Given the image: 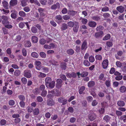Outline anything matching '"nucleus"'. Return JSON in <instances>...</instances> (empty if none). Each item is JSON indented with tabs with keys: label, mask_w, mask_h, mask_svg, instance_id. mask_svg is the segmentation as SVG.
Instances as JSON below:
<instances>
[{
	"label": "nucleus",
	"mask_w": 126,
	"mask_h": 126,
	"mask_svg": "<svg viewBox=\"0 0 126 126\" xmlns=\"http://www.w3.org/2000/svg\"><path fill=\"white\" fill-rule=\"evenodd\" d=\"M31 72L30 71L28 70H25L24 71V76L27 78H30L32 76V74L31 73Z\"/></svg>",
	"instance_id": "3"
},
{
	"label": "nucleus",
	"mask_w": 126,
	"mask_h": 126,
	"mask_svg": "<svg viewBox=\"0 0 126 126\" xmlns=\"http://www.w3.org/2000/svg\"><path fill=\"white\" fill-rule=\"evenodd\" d=\"M122 70L124 72H126V63H124L121 68Z\"/></svg>",
	"instance_id": "24"
},
{
	"label": "nucleus",
	"mask_w": 126,
	"mask_h": 126,
	"mask_svg": "<svg viewBox=\"0 0 126 126\" xmlns=\"http://www.w3.org/2000/svg\"><path fill=\"white\" fill-rule=\"evenodd\" d=\"M95 84V82L94 81H90L88 83V86L89 87H90L94 86Z\"/></svg>",
	"instance_id": "26"
},
{
	"label": "nucleus",
	"mask_w": 126,
	"mask_h": 126,
	"mask_svg": "<svg viewBox=\"0 0 126 126\" xmlns=\"http://www.w3.org/2000/svg\"><path fill=\"white\" fill-rule=\"evenodd\" d=\"M47 93V92L45 90H44L42 91L41 94V95L43 97H45Z\"/></svg>",
	"instance_id": "58"
},
{
	"label": "nucleus",
	"mask_w": 126,
	"mask_h": 126,
	"mask_svg": "<svg viewBox=\"0 0 126 126\" xmlns=\"http://www.w3.org/2000/svg\"><path fill=\"white\" fill-rule=\"evenodd\" d=\"M39 75H38V76L40 77L44 78L46 76V74L41 72H39Z\"/></svg>",
	"instance_id": "46"
},
{
	"label": "nucleus",
	"mask_w": 126,
	"mask_h": 126,
	"mask_svg": "<svg viewBox=\"0 0 126 126\" xmlns=\"http://www.w3.org/2000/svg\"><path fill=\"white\" fill-rule=\"evenodd\" d=\"M68 14L72 16H74L77 13L76 11H68Z\"/></svg>",
	"instance_id": "17"
},
{
	"label": "nucleus",
	"mask_w": 126,
	"mask_h": 126,
	"mask_svg": "<svg viewBox=\"0 0 126 126\" xmlns=\"http://www.w3.org/2000/svg\"><path fill=\"white\" fill-rule=\"evenodd\" d=\"M103 28V27L102 26H99L97 27L96 28V30L97 31H100V30H102Z\"/></svg>",
	"instance_id": "62"
},
{
	"label": "nucleus",
	"mask_w": 126,
	"mask_h": 126,
	"mask_svg": "<svg viewBox=\"0 0 126 126\" xmlns=\"http://www.w3.org/2000/svg\"><path fill=\"white\" fill-rule=\"evenodd\" d=\"M88 118L90 120L93 121L95 119L96 116L95 114L92 113L89 114Z\"/></svg>",
	"instance_id": "6"
},
{
	"label": "nucleus",
	"mask_w": 126,
	"mask_h": 126,
	"mask_svg": "<svg viewBox=\"0 0 126 126\" xmlns=\"http://www.w3.org/2000/svg\"><path fill=\"white\" fill-rule=\"evenodd\" d=\"M41 64V63L40 61H35L34 64L36 69L40 70L41 69L42 67Z\"/></svg>",
	"instance_id": "1"
},
{
	"label": "nucleus",
	"mask_w": 126,
	"mask_h": 126,
	"mask_svg": "<svg viewBox=\"0 0 126 126\" xmlns=\"http://www.w3.org/2000/svg\"><path fill=\"white\" fill-rule=\"evenodd\" d=\"M27 0H21V4L22 6H25L27 5Z\"/></svg>",
	"instance_id": "35"
},
{
	"label": "nucleus",
	"mask_w": 126,
	"mask_h": 126,
	"mask_svg": "<svg viewBox=\"0 0 126 126\" xmlns=\"http://www.w3.org/2000/svg\"><path fill=\"white\" fill-rule=\"evenodd\" d=\"M31 30L32 32L34 33H36L37 32V29L36 28L33 27H32Z\"/></svg>",
	"instance_id": "38"
},
{
	"label": "nucleus",
	"mask_w": 126,
	"mask_h": 126,
	"mask_svg": "<svg viewBox=\"0 0 126 126\" xmlns=\"http://www.w3.org/2000/svg\"><path fill=\"white\" fill-rule=\"evenodd\" d=\"M63 19L65 20L69 19L70 18L69 16L67 15H65L63 16Z\"/></svg>",
	"instance_id": "60"
},
{
	"label": "nucleus",
	"mask_w": 126,
	"mask_h": 126,
	"mask_svg": "<svg viewBox=\"0 0 126 126\" xmlns=\"http://www.w3.org/2000/svg\"><path fill=\"white\" fill-rule=\"evenodd\" d=\"M123 78V76L120 75L117 76L115 77V79L116 80H121Z\"/></svg>",
	"instance_id": "48"
},
{
	"label": "nucleus",
	"mask_w": 126,
	"mask_h": 126,
	"mask_svg": "<svg viewBox=\"0 0 126 126\" xmlns=\"http://www.w3.org/2000/svg\"><path fill=\"white\" fill-rule=\"evenodd\" d=\"M116 64L118 67L121 68L123 64V63H122L120 61H117L116 62Z\"/></svg>",
	"instance_id": "30"
},
{
	"label": "nucleus",
	"mask_w": 126,
	"mask_h": 126,
	"mask_svg": "<svg viewBox=\"0 0 126 126\" xmlns=\"http://www.w3.org/2000/svg\"><path fill=\"white\" fill-rule=\"evenodd\" d=\"M74 24L75 23L74 22L71 21H70L67 23L68 26L70 27H72Z\"/></svg>",
	"instance_id": "43"
},
{
	"label": "nucleus",
	"mask_w": 126,
	"mask_h": 126,
	"mask_svg": "<svg viewBox=\"0 0 126 126\" xmlns=\"http://www.w3.org/2000/svg\"><path fill=\"white\" fill-rule=\"evenodd\" d=\"M22 54L24 56H26L27 55V52L26 50L24 48L22 50Z\"/></svg>",
	"instance_id": "40"
},
{
	"label": "nucleus",
	"mask_w": 126,
	"mask_h": 126,
	"mask_svg": "<svg viewBox=\"0 0 126 126\" xmlns=\"http://www.w3.org/2000/svg\"><path fill=\"white\" fill-rule=\"evenodd\" d=\"M60 7V5L58 3H57L56 4L53 5L51 7V9H58Z\"/></svg>",
	"instance_id": "15"
},
{
	"label": "nucleus",
	"mask_w": 126,
	"mask_h": 126,
	"mask_svg": "<svg viewBox=\"0 0 126 126\" xmlns=\"http://www.w3.org/2000/svg\"><path fill=\"white\" fill-rule=\"evenodd\" d=\"M1 18L2 19V23L4 25H6L9 23L7 20L8 19V17L5 16H2Z\"/></svg>",
	"instance_id": "4"
},
{
	"label": "nucleus",
	"mask_w": 126,
	"mask_h": 126,
	"mask_svg": "<svg viewBox=\"0 0 126 126\" xmlns=\"http://www.w3.org/2000/svg\"><path fill=\"white\" fill-rule=\"evenodd\" d=\"M89 61L90 62L93 63L95 61V59L94 57L91 56L89 58Z\"/></svg>",
	"instance_id": "37"
},
{
	"label": "nucleus",
	"mask_w": 126,
	"mask_h": 126,
	"mask_svg": "<svg viewBox=\"0 0 126 126\" xmlns=\"http://www.w3.org/2000/svg\"><path fill=\"white\" fill-rule=\"evenodd\" d=\"M86 99L88 102H90L93 100V98L91 96H89L86 97Z\"/></svg>",
	"instance_id": "54"
},
{
	"label": "nucleus",
	"mask_w": 126,
	"mask_h": 126,
	"mask_svg": "<svg viewBox=\"0 0 126 126\" xmlns=\"http://www.w3.org/2000/svg\"><path fill=\"white\" fill-rule=\"evenodd\" d=\"M124 7L121 6H118L116 8L117 10L121 13H123L124 12Z\"/></svg>",
	"instance_id": "12"
},
{
	"label": "nucleus",
	"mask_w": 126,
	"mask_h": 126,
	"mask_svg": "<svg viewBox=\"0 0 126 126\" xmlns=\"http://www.w3.org/2000/svg\"><path fill=\"white\" fill-rule=\"evenodd\" d=\"M61 67L63 69L65 70L66 67V64L65 63H63L61 64Z\"/></svg>",
	"instance_id": "41"
},
{
	"label": "nucleus",
	"mask_w": 126,
	"mask_h": 126,
	"mask_svg": "<svg viewBox=\"0 0 126 126\" xmlns=\"http://www.w3.org/2000/svg\"><path fill=\"white\" fill-rule=\"evenodd\" d=\"M98 104L97 101L95 100H93L92 103V105L93 106L96 105Z\"/></svg>",
	"instance_id": "56"
},
{
	"label": "nucleus",
	"mask_w": 126,
	"mask_h": 126,
	"mask_svg": "<svg viewBox=\"0 0 126 126\" xmlns=\"http://www.w3.org/2000/svg\"><path fill=\"white\" fill-rule=\"evenodd\" d=\"M88 75V73L87 72H83L81 73V77H85L87 76Z\"/></svg>",
	"instance_id": "42"
},
{
	"label": "nucleus",
	"mask_w": 126,
	"mask_h": 126,
	"mask_svg": "<svg viewBox=\"0 0 126 126\" xmlns=\"http://www.w3.org/2000/svg\"><path fill=\"white\" fill-rule=\"evenodd\" d=\"M110 37V34H108L103 38V40L105 41L109 39Z\"/></svg>",
	"instance_id": "36"
},
{
	"label": "nucleus",
	"mask_w": 126,
	"mask_h": 126,
	"mask_svg": "<svg viewBox=\"0 0 126 126\" xmlns=\"http://www.w3.org/2000/svg\"><path fill=\"white\" fill-rule=\"evenodd\" d=\"M45 81L46 86L49 85V83L51 82V78L49 77L46 78L45 79Z\"/></svg>",
	"instance_id": "16"
},
{
	"label": "nucleus",
	"mask_w": 126,
	"mask_h": 126,
	"mask_svg": "<svg viewBox=\"0 0 126 126\" xmlns=\"http://www.w3.org/2000/svg\"><path fill=\"white\" fill-rule=\"evenodd\" d=\"M83 64L86 66H89L91 65V63L88 60H85L83 62Z\"/></svg>",
	"instance_id": "29"
},
{
	"label": "nucleus",
	"mask_w": 126,
	"mask_h": 126,
	"mask_svg": "<svg viewBox=\"0 0 126 126\" xmlns=\"http://www.w3.org/2000/svg\"><path fill=\"white\" fill-rule=\"evenodd\" d=\"M6 121L4 119L1 120L0 121V124L2 125H4L6 123Z\"/></svg>",
	"instance_id": "64"
},
{
	"label": "nucleus",
	"mask_w": 126,
	"mask_h": 126,
	"mask_svg": "<svg viewBox=\"0 0 126 126\" xmlns=\"http://www.w3.org/2000/svg\"><path fill=\"white\" fill-rule=\"evenodd\" d=\"M117 104L119 106L123 107L125 105V103L123 101H120L117 102Z\"/></svg>",
	"instance_id": "22"
},
{
	"label": "nucleus",
	"mask_w": 126,
	"mask_h": 126,
	"mask_svg": "<svg viewBox=\"0 0 126 126\" xmlns=\"http://www.w3.org/2000/svg\"><path fill=\"white\" fill-rule=\"evenodd\" d=\"M119 90L121 92H125L126 90V87L124 86H122L120 87Z\"/></svg>",
	"instance_id": "25"
},
{
	"label": "nucleus",
	"mask_w": 126,
	"mask_h": 126,
	"mask_svg": "<svg viewBox=\"0 0 126 126\" xmlns=\"http://www.w3.org/2000/svg\"><path fill=\"white\" fill-rule=\"evenodd\" d=\"M15 103V101L13 100H10L9 102V104L10 106H13L14 104Z\"/></svg>",
	"instance_id": "52"
},
{
	"label": "nucleus",
	"mask_w": 126,
	"mask_h": 126,
	"mask_svg": "<svg viewBox=\"0 0 126 126\" xmlns=\"http://www.w3.org/2000/svg\"><path fill=\"white\" fill-rule=\"evenodd\" d=\"M55 82L54 81H52L51 82L49 83V85H46V86L47 88H53L54 87L55 85Z\"/></svg>",
	"instance_id": "11"
},
{
	"label": "nucleus",
	"mask_w": 126,
	"mask_h": 126,
	"mask_svg": "<svg viewBox=\"0 0 126 126\" xmlns=\"http://www.w3.org/2000/svg\"><path fill=\"white\" fill-rule=\"evenodd\" d=\"M17 0H11L10 2V5L12 6H14L17 5Z\"/></svg>",
	"instance_id": "14"
},
{
	"label": "nucleus",
	"mask_w": 126,
	"mask_h": 126,
	"mask_svg": "<svg viewBox=\"0 0 126 126\" xmlns=\"http://www.w3.org/2000/svg\"><path fill=\"white\" fill-rule=\"evenodd\" d=\"M67 24L64 23L62 25L61 29L62 30H65L67 28Z\"/></svg>",
	"instance_id": "32"
},
{
	"label": "nucleus",
	"mask_w": 126,
	"mask_h": 126,
	"mask_svg": "<svg viewBox=\"0 0 126 126\" xmlns=\"http://www.w3.org/2000/svg\"><path fill=\"white\" fill-rule=\"evenodd\" d=\"M87 47V43L84 41L82 43L81 47V49L82 50H85Z\"/></svg>",
	"instance_id": "9"
},
{
	"label": "nucleus",
	"mask_w": 126,
	"mask_h": 126,
	"mask_svg": "<svg viewBox=\"0 0 126 126\" xmlns=\"http://www.w3.org/2000/svg\"><path fill=\"white\" fill-rule=\"evenodd\" d=\"M40 56L42 58H45L46 57V55L45 52H41L39 53Z\"/></svg>",
	"instance_id": "28"
},
{
	"label": "nucleus",
	"mask_w": 126,
	"mask_h": 126,
	"mask_svg": "<svg viewBox=\"0 0 126 126\" xmlns=\"http://www.w3.org/2000/svg\"><path fill=\"white\" fill-rule=\"evenodd\" d=\"M75 24V26L73 28V30L75 32H77L78 30L79 26L77 23L76 22Z\"/></svg>",
	"instance_id": "18"
},
{
	"label": "nucleus",
	"mask_w": 126,
	"mask_h": 126,
	"mask_svg": "<svg viewBox=\"0 0 126 126\" xmlns=\"http://www.w3.org/2000/svg\"><path fill=\"white\" fill-rule=\"evenodd\" d=\"M21 36L19 35L16 36L15 40V41H19L21 39Z\"/></svg>",
	"instance_id": "44"
},
{
	"label": "nucleus",
	"mask_w": 126,
	"mask_h": 126,
	"mask_svg": "<svg viewBox=\"0 0 126 126\" xmlns=\"http://www.w3.org/2000/svg\"><path fill=\"white\" fill-rule=\"evenodd\" d=\"M62 82L63 81L61 79H59L57 80L56 86L57 88H59L61 87Z\"/></svg>",
	"instance_id": "5"
},
{
	"label": "nucleus",
	"mask_w": 126,
	"mask_h": 126,
	"mask_svg": "<svg viewBox=\"0 0 126 126\" xmlns=\"http://www.w3.org/2000/svg\"><path fill=\"white\" fill-rule=\"evenodd\" d=\"M31 56L33 58H37L38 57L39 55L36 52H33L31 53Z\"/></svg>",
	"instance_id": "20"
},
{
	"label": "nucleus",
	"mask_w": 126,
	"mask_h": 126,
	"mask_svg": "<svg viewBox=\"0 0 126 126\" xmlns=\"http://www.w3.org/2000/svg\"><path fill=\"white\" fill-rule=\"evenodd\" d=\"M121 120H123L124 122H126V115H123L121 116L120 118Z\"/></svg>",
	"instance_id": "51"
},
{
	"label": "nucleus",
	"mask_w": 126,
	"mask_h": 126,
	"mask_svg": "<svg viewBox=\"0 0 126 126\" xmlns=\"http://www.w3.org/2000/svg\"><path fill=\"white\" fill-rule=\"evenodd\" d=\"M39 113V110L38 109H35L33 111V114L35 115H37Z\"/></svg>",
	"instance_id": "55"
},
{
	"label": "nucleus",
	"mask_w": 126,
	"mask_h": 126,
	"mask_svg": "<svg viewBox=\"0 0 126 126\" xmlns=\"http://www.w3.org/2000/svg\"><path fill=\"white\" fill-rule=\"evenodd\" d=\"M39 42L41 44L44 45L46 43V41L44 39H41L40 40Z\"/></svg>",
	"instance_id": "53"
},
{
	"label": "nucleus",
	"mask_w": 126,
	"mask_h": 126,
	"mask_svg": "<svg viewBox=\"0 0 126 126\" xmlns=\"http://www.w3.org/2000/svg\"><path fill=\"white\" fill-rule=\"evenodd\" d=\"M31 43L30 41H26L25 42V47H30L31 46Z\"/></svg>",
	"instance_id": "27"
},
{
	"label": "nucleus",
	"mask_w": 126,
	"mask_h": 126,
	"mask_svg": "<svg viewBox=\"0 0 126 126\" xmlns=\"http://www.w3.org/2000/svg\"><path fill=\"white\" fill-rule=\"evenodd\" d=\"M18 14L19 16L22 17H25L26 16L25 13L22 11H20L18 13Z\"/></svg>",
	"instance_id": "31"
},
{
	"label": "nucleus",
	"mask_w": 126,
	"mask_h": 126,
	"mask_svg": "<svg viewBox=\"0 0 126 126\" xmlns=\"http://www.w3.org/2000/svg\"><path fill=\"white\" fill-rule=\"evenodd\" d=\"M42 68L43 70V72L45 73H47L49 70L48 68L47 67H43Z\"/></svg>",
	"instance_id": "61"
},
{
	"label": "nucleus",
	"mask_w": 126,
	"mask_h": 126,
	"mask_svg": "<svg viewBox=\"0 0 126 126\" xmlns=\"http://www.w3.org/2000/svg\"><path fill=\"white\" fill-rule=\"evenodd\" d=\"M3 6V7L6 9L8 8V3L5 1H3L2 2Z\"/></svg>",
	"instance_id": "21"
},
{
	"label": "nucleus",
	"mask_w": 126,
	"mask_h": 126,
	"mask_svg": "<svg viewBox=\"0 0 126 126\" xmlns=\"http://www.w3.org/2000/svg\"><path fill=\"white\" fill-rule=\"evenodd\" d=\"M25 23L23 22H21L19 24V27L21 28L22 29L25 26Z\"/></svg>",
	"instance_id": "59"
},
{
	"label": "nucleus",
	"mask_w": 126,
	"mask_h": 126,
	"mask_svg": "<svg viewBox=\"0 0 126 126\" xmlns=\"http://www.w3.org/2000/svg\"><path fill=\"white\" fill-rule=\"evenodd\" d=\"M106 85L108 87L110 86V81L109 80H107L105 82Z\"/></svg>",
	"instance_id": "57"
},
{
	"label": "nucleus",
	"mask_w": 126,
	"mask_h": 126,
	"mask_svg": "<svg viewBox=\"0 0 126 126\" xmlns=\"http://www.w3.org/2000/svg\"><path fill=\"white\" fill-rule=\"evenodd\" d=\"M11 12H13L11 15V17L13 19H15L17 17L16 14H17V12L15 10H12L11 11Z\"/></svg>",
	"instance_id": "7"
},
{
	"label": "nucleus",
	"mask_w": 126,
	"mask_h": 126,
	"mask_svg": "<svg viewBox=\"0 0 126 126\" xmlns=\"http://www.w3.org/2000/svg\"><path fill=\"white\" fill-rule=\"evenodd\" d=\"M47 103L48 105L49 106H52L54 104V102L52 99L51 100H48L47 101Z\"/></svg>",
	"instance_id": "23"
},
{
	"label": "nucleus",
	"mask_w": 126,
	"mask_h": 126,
	"mask_svg": "<svg viewBox=\"0 0 126 126\" xmlns=\"http://www.w3.org/2000/svg\"><path fill=\"white\" fill-rule=\"evenodd\" d=\"M110 119V118L109 116L108 115H106L103 118V119L105 120L107 122H109Z\"/></svg>",
	"instance_id": "34"
},
{
	"label": "nucleus",
	"mask_w": 126,
	"mask_h": 126,
	"mask_svg": "<svg viewBox=\"0 0 126 126\" xmlns=\"http://www.w3.org/2000/svg\"><path fill=\"white\" fill-rule=\"evenodd\" d=\"M104 35L103 32L102 31H101L99 32L96 33L95 34V36L96 38H98L100 37H101L103 36Z\"/></svg>",
	"instance_id": "8"
},
{
	"label": "nucleus",
	"mask_w": 126,
	"mask_h": 126,
	"mask_svg": "<svg viewBox=\"0 0 126 126\" xmlns=\"http://www.w3.org/2000/svg\"><path fill=\"white\" fill-rule=\"evenodd\" d=\"M95 58L96 60H101L102 59V57L100 55H96Z\"/></svg>",
	"instance_id": "50"
},
{
	"label": "nucleus",
	"mask_w": 126,
	"mask_h": 126,
	"mask_svg": "<svg viewBox=\"0 0 126 126\" xmlns=\"http://www.w3.org/2000/svg\"><path fill=\"white\" fill-rule=\"evenodd\" d=\"M109 61L108 59H105L103 60L102 64V67L104 69H106L108 65Z\"/></svg>",
	"instance_id": "2"
},
{
	"label": "nucleus",
	"mask_w": 126,
	"mask_h": 126,
	"mask_svg": "<svg viewBox=\"0 0 126 126\" xmlns=\"http://www.w3.org/2000/svg\"><path fill=\"white\" fill-rule=\"evenodd\" d=\"M20 71L18 70H16L14 72V74L16 76H19L20 75Z\"/></svg>",
	"instance_id": "45"
},
{
	"label": "nucleus",
	"mask_w": 126,
	"mask_h": 126,
	"mask_svg": "<svg viewBox=\"0 0 126 126\" xmlns=\"http://www.w3.org/2000/svg\"><path fill=\"white\" fill-rule=\"evenodd\" d=\"M67 53L70 55H72L74 53V50L72 49H69L67 50Z\"/></svg>",
	"instance_id": "39"
},
{
	"label": "nucleus",
	"mask_w": 126,
	"mask_h": 126,
	"mask_svg": "<svg viewBox=\"0 0 126 126\" xmlns=\"http://www.w3.org/2000/svg\"><path fill=\"white\" fill-rule=\"evenodd\" d=\"M85 87L84 86H82L80 88L79 91V93L80 94H81L83 93V91L85 89Z\"/></svg>",
	"instance_id": "33"
},
{
	"label": "nucleus",
	"mask_w": 126,
	"mask_h": 126,
	"mask_svg": "<svg viewBox=\"0 0 126 126\" xmlns=\"http://www.w3.org/2000/svg\"><path fill=\"white\" fill-rule=\"evenodd\" d=\"M38 40V39L37 37L35 36H32V42L34 43H37Z\"/></svg>",
	"instance_id": "19"
},
{
	"label": "nucleus",
	"mask_w": 126,
	"mask_h": 126,
	"mask_svg": "<svg viewBox=\"0 0 126 126\" xmlns=\"http://www.w3.org/2000/svg\"><path fill=\"white\" fill-rule=\"evenodd\" d=\"M55 18L56 19V22L57 23H59L62 22V17L60 15L57 16Z\"/></svg>",
	"instance_id": "13"
},
{
	"label": "nucleus",
	"mask_w": 126,
	"mask_h": 126,
	"mask_svg": "<svg viewBox=\"0 0 126 126\" xmlns=\"http://www.w3.org/2000/svg\"><path fill=\"white\" fill-rule=\"evenodd\" d=\"M21 80L22 83L24 84H26L27 82V79L25 77H23L22 78Z\"/></svg>",
	"instance_id": "47"
},
{
	"label": "nucleus",
	"mask_w": 126,
	"mask_h": 126,
	"mask_svg": "<svg viewBox=\"0 0 126 126\" xmlns=\"http://www.w3.org/2000/svg\"><path fill=\"white\" fill-rule=\"evenodd\" d=\"M88 24L90 27H94L96 26V23L94 21H91L89 22Z\"/></svg>",
	"instance_id": "10"
},
{
	"label": "nucleus",
	"mask_w": 126,
	"mask_h": 126,
	"mask_svg": "<svg viewBox=\"0 0 126 126\" xmlns=\"http://www.w3.org/2000/svg\"><path fill=\"white\" fill-rule=\"evenodd\" d=\"M98 111L101 114H103L105 112V110L103 108H101V109H99Z\"/></svg>",
	"instance_id": "63"
},
{
	"label": "nucleus",
	"mask_w": 126,
	"mask_h": 126,
	"mask_svg": "<svg viewBox=\"0 0 126 126\" xmlns=\"http://www.w3.org/2000/svg\"><path fill=\"white\" fill-rule=\"evenodd\" d=\"M38 11L40 13L41 15V16L43 15L44 14L43 12L44 11V10L43 9L41 8H39L38 9Z\"/></svg>",
	"instance_id": "49"
}]
</instances>
